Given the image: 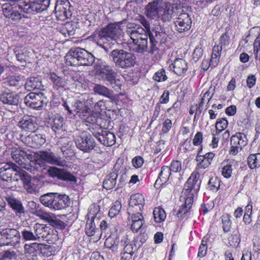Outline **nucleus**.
Masks as SVG:
<instances>
[{
	"mask_svg": "<svg viewBox=\"0 0 260 260\" xmlns=\"http://www.w3.org/2000/svg\"><path fill=\"white\" fill-rule=\"evenodd\" d=\"M70 204L69 197L66 194H57L56 193L52 210H60L69 207Z\"/></svg>",
	"mask_w": 260,
	"mask_h": 260,
	"instance_id": "26",
	"label": "nucleus"
},
{
	"mask_svg": "<svg viewBox=\"0 0 260 260\" xmlns=\"http://www.w3.org/2000/svg\"><path fill=\"white\" fill-rule=\"evenodd\" d=\"M169 168L171 172H177L181 169V162L178 160H173Z\"/></svg>",
	"mask_w": 260,
	"mask_h": 260,
	"instance_id": "59",
	"label": "nucleus"
},
{
	"mask_svg": "<svg viewBox=\"0 0 260 260\" xmlns=\"http://www.w3.org/2000/svg\"><path fill=\"white\" fill-rule=\"evenodd\" d=\"M35 156L37 159V161H39L40 159L52 165L64 167L67 164V161L65 159L52 152L46 151H40L35 154Z\"/></svg>",
	"mask_w": 260,
	"mask_h": 260,
	"instance_id": "14",
	"label": "nucleus"
},
{
	"mask_svg": "<svg viewBox=\"0 0 260 260\" xmlns=\"http://www.w3.org/2000/svg\"><path fill=\"white\" fill-rule=\"evenodd\" d=\"M122 22L109 23L105 27L93 34L97 44L108 52L111 48V41H116L122 36L123 29Z\"/></svg>",
	"mask_w": 260,
	"mask_h": 260,
	"instance_id": "2",
	"label": "nucleus"
},
{
	"mask_svg": "<svg viewBox=\"0 0 260 260\" xmlns=\"http://www.w3.org/2000/svg\"><path fill=\"white\" fill-rule=\"evenodd\" d=\"M110 57L116 66L123 69L135 66L136 62L135 55L122 49H114L110 53Z\"/></svg>",
	"mask_w": 260,
	"mask_h": 260,
	"instance_id": "8",
	"label": "nucleus"
},
{
	"mask_svg": "<svg viewBox=\"0 0 260 260\" xmlns=\"http://www.w3.org/2000/svg\"><path fill=\"white\" fill-rule=\"evenodd\" d=\"M19 232L14 228H4L0 231V246L3 245L17 246L20 243Z\"/></svg>",
	"mask_w": 260,
	"mask_h": 260,
	"instance_id": "10",
	"label": "nucleus"
},
{
	"mask_svg": "<svg viewBox=\"0 0 260 260\" xmlns=\"http://www.w3.org/2000/svg\"><path fill=\"white\" fill-rule=\"evenodd\" d=\"M144 14L150 19H160L166 22L172 19L173 11L170 4L162 0H153L145 7Z\"/></svg>",
	"mask_w": 260,
	"mask_h": 260,
	"instance_id": "4",
	"label": "nucleus"
},
{
	"mask_svg": "<svg viewBox=\"0 0 260 260\" xmlns=\"http://www.w3.org/2000/svg\"><path fill=\"white\" fill-rule=\"evenodd\" d=\"M34 230L37 240L42 238L47 241H51V235L49 232L50 229L46 225L43 224L36 223L34 226Z\"/></svg>",
	"mask_w": 260,
	"mask_h": 260,
	"instance_id": "25",
	"label": "nucleus"
},
{
	"mask_svg": "<svg viewBox=\"0 0 260 260\" xmlns=\"http://www.w3.org/2000/svg\"><path fill=\"white\" fill-rule=\"evenodd\" d=\"M231 216L228 213L224 214L221 217L222 229L225 233L229 232L231 228Z\"/></svg>",
	"mask_w": 260,
	"mask_h": 260,
	"instance_id": "43",
	"label": "nucleus"
},
{
	"mask_svg": "<svg viewBox=\"0 0 260 260\" xmlns=\"http://www.w3.org/2000/svg\"><path fill=\"white\" fill-rule=\"evenodd\" d=\"M56 193L49 192L41 196L40 198V202L45 207L52 209Z\"/></svg>",
	"mask_w": 260,
	"mask_h": 260,
	"instance_id": "35",
	"label": "nucleus"
},
{
	"mask_svg": "<svg viewBox=\"0 0 260 260\" xmlns=\"http://www.w3.org/2000/svg\"><path fill=\"white\" fill-rule=\"evenodd\" d=\"M233 172V168L231 165H226L222 168V175L226 178L231 177Z\"/></svg>",
	"mask_w": 260,
	"mask_h": 260,
	"instance_id": "55",
	"label": "nucleus"
},
{
	"mask_svg": "<svg viewBox=\"0 0 260 260\" xmlns=\"http://www.w3.org/2000/svg\"><path fill=\"white\" fill-rule=\"evenodd\" d=\"M65 59L68 66H90L94 61V57L85 49L78 47L70 50Z\"/></svg>",
	"mask_w": 260,
	"mask_h": 260,
	"instance_id": "7",
	"label": "nucleus"
},
{
	"mask_svg": "<svg viewBox=\"0 0 260 260\" xmlns=\"http://www.w3.org/2000/svg\"><path fill=\"white\" fill-rule=\"evenodd\" d=\"M172 127V121L167 118L162 123V126L161 128V132L163 134L168 133Z\"/></svg>",
	"mask_w": 260,
	"mask_h": 260,
	"instance_id": "56",
	"label": "nucleus"
},
{
	"mask_svg": "<svg viewBox=\"0 0 260 260\" xmlns=\"http://www.w3.org/2000/svg\"><path fill=\"white\" fill-rule=\"evenodd\" d=\"M0 101L8 111L13 112L19 103V97L13 92H4L0 94Z\"/></svg>",
	"mask_w": 260,
	"mask_h": 260,
	"instance_id": "15",
	"label": "nucleus"
},
{
	"mask_svg": "<svg viewBox=\"0 0 260 260\" xmlns=\"http://www.w3.org/2000/svg\"><path fill=\"white\" fill-rule=\"evenodd\" d=\"M173 72L178 76L183 75L188 69L187 63L186 61L182 58H176L172 63V67Z\"/></svg>",
	"mask_w": 260,
	"mask_h": 260,
	"instance_id": "28",
	"label": "nucleus"
},
{
	"mask_svg": "<svg viewBox=\"0 0 260 260\" xmlns=\"http://www.w3.org/2000/svg\"><path fill=\"white\" fill-rule=\"evenodd\" d=\"M48 222L51 225L56 226L61 229H64L66 226V223L61 220L57 219L53 214H52L51 215Z\"/></svg>",
	"mask_w": 260,
	"mask_h": 260,
	"instance_id": "45",
	"label": "nucleus"
},
{
	"mask_svg": "<svg viewBox=\"0 0 260 260\" xmlns=\"http://www.w3.org/2000/svg\"><path fill=\"white\" fill-rule=\"evenodd\" d=\"M203 53V50L202 48L198 47L194 50L192 54V57L194 61H198L200 57H202Z\"/></svg>",
	"mask_w": 260,
	"mask_h": 260,
	"instance_id": "60",
	"label": "nucleus"
},
{
	"mask_svg": "<svg viewBox=\"0 0 260 260\" xmlns=\"http://www.w3.org/2000/svg\"><path fill=\"white\" fill-rule=\"evenodd\" d=\"M214 157V154L212 152L207 153L205 155H198L197 156V166L198 169H205L211 164Z\"/></svg>",
	"mask_w": 260,
	"mask_h": 260,
	"instance_id": "30",
	"label": "nucleus"
},
{
	"mask_svg": "<svg viewBox=\"0 0 260 260\" xmlns=\"http://www.w3.org/2000/svg\"><path fill=\"white\" fill-rule=\"evenodd\" d=\"M222 49V46L217 45L214 46L211 58V63L213 66H215L217 64L220 57V52Z\"/></svg>",
	"mask_w": 260,
	"mask_h": 260,
	"instance_id": "38",
	"label": "nucleus"
},
{
	"mask_svg": "<svg viewBox=\"0 0 260 260\" xmlns=\"http://www.w3.org/2000/svg\"><path fill=\"white\" fill-rule=\"evenodd\" d=\"M24 102L27 107L39 110L46 107L48 100L42 92H30L25 96Z\"/></svg>",
	"mask_w": 260,
	"mask_h": 260,
	"instance_id": "11",
	"label": "nucleus"
},
{
	"mask_svg": "<svg viewBox=\"0 0 260 260\" xmlns=\"http://www.w3.org/2000/svg\"><path fill=\"white\" fill-rule=\"evenodd\" d=\"M11 156L13 159L19 165L21 168L25 169L34 174L35 173L36 169L33 167L32 165L25 162L26 159H29L30 157V155L26 151L20 148H13Z\"/></svg>",
	"mask_w": 260,
	"mask_h": 260,
	"instance_id": "13",
	"label": "nucleus"
},
{
	"mask_svg": "<svg viewBox=\"0 0 260 260\" xmlns=\"http://www.w3.org/2000/svg\"><path fill=\"white\" fill-rule=\"evenodd\" d=\"M203 141V134L201 132H198L194 137L193 144L194 145L199 146L201 144Z\"/></svg>",
	"mask_w": 260,
	"mask_h": 260,
	"instance_id": "62",
	"label": "nucleus"
},
{
	"mask_svg": "<svg viewBox=\"0 0 260 260\" xmlns=\"http://www.w3.org/2000/svg\"><path fill=\"white\" fill-rule=\"evenodd\" d=\"M23 187L29 193H34L37 190L36 185L31 181L30 176L25 171L21 181Z\"/></svg>",
	"mask_w": 260,
	"mask_h": 260,
	"instance_id": "33",
	"label": "nucleus"
},
{
	"mask_svg": "<svg viewBox=\"0 0 260 260\" xmlns=\"http://www.w3.org/2000/svg\"><path fill=\"white\" fill-rule=\"evenodd\" d=\"M118 174V171L116 168V165H115L113 171L108 174L104 180L103 183L104 188L109 190L115 186Z\"/></svg>",
	"mask_w": 260,
	"mask_h": 260,
	"instance_id": "29",
	"label": "nucleus"
},
{
	"mask_svg": "<svg viewBox=\"0 0 260 260\" xmlns=\"http://www.w3.org/2000/svg\"><path fill=\"white\" fill-rule=\"evenodd\" d=\"M207 250V246L206 243H204L202 241L201 245L199 248L198 256L203 257L206 254Z\"/></svg>",
	"mask_w": 260,
	"mask_h": 260,
	"instance_id": "64",
	"label": "nucleus"
},
{
	"mask_svg": "<svg viewBox=\"0 0 260 260\" xmlns=\"http://www.w3.org/2000/svg\"><path fill=\"white\" fill-rule=\"evenodd\" d=\"M60 249L59 245L54 246L53 245H45L41 249V252L44 256L46 257L54 255L56 251Z\"/></svg>",
	"mask_w": 260,
	"mask_h": 260,
	"instance_id": "39",
	"label": "nucleus"
},
{
	"mask_svg": "<svg viewBox=\"0 0 260 260\" xmlns=\"http://www.w3.org/2000/svg\"><path fill=\"white\" fill-rule=\"evenodd\" d=\"M99 79L107 85H110L114 90H121L122 81L112 66L105 63L99 65L96 69Z\"/></svg>",
	"mask_w": 260,
	"mask_h": 260,
	"instance_id": "6",
	"label": "nucleus"
},
{
	"mask_svg": "<svg viewBox=\"0 0 260 260\" xmlns=\"http://www.w3.org/2000/svg\"><path fill=\"white\" fill-rule=\"evenodd\" d=\"M59 179L64 181H76L75 177L69 172L61 169Z\"/></svg>",
	"mask_w": 260,
	"mask_h": 260,
	"instance_id": "51",
	"label": "nucleus"
},
{
	"mask_svg": "<svg viewBox=\"0 0 260 260\" xmlns=\"http://www.w3.org/2000/svg\"><path fill=\"white\" fill-rule=\"evenodd\" d=\"M171 174V172L169 167L166 166H162L158 177L156 180L155 184L161 185L166 183L168 181Z\"/></svg>",
	"mask_w": 260,
	"mask_h": 260,
	"instance_id": "34",
	"label": "nucleus"
},
{
	"mask_svg": "<svg viewBox=\"0 0 260 260\" xmlns=\"http://www.w3.org/2000/svg\"><path fill=\"white\" fill-rule=\"evenodd\" d=\"M191 20L187 13H181L175 21L176 30L180 33L188 30L191 25Z\"/></svg>",
	"mask_w": 260,
	"mask_h": 260,
	"instance_id": "18",
	"label": "nucleus"
},
{
	"mask_svg": "<svg viewBox=\"0 0 260 260\" xmlns=\"http://www.w3.org/2000/svg\"><path fill=\"white\" fill-rule=\"evenodd\" d=\"M16 170H17V166L14 164L12 162L4 164L0 168V177L4 181H12L13 175Z\"/></svg>",
	"mask_w": 260,
	"mask_h": 260,
	"instance_id": "23",
	"label": "nucleus"
},
{
	"mask_svg": "<svg viewBox=\"0 0 260 260\" xmlns=\"http://www.w3.org/2000/svg\"><path fill=\"white\" fill-rule=\"evenodd\" d=\"M154 219L156 222H161L166 218V213L165 210L160 208H155L153 210Z\"/></svg>",
	"mask_w": 260,
	"mask_h": 260,
	"instance_id": "41",
	"label": "nucleus"
},
{
	"mask_svg": "<svg viewBox=\"0 0 260 260\" xmlns=\"http://www.w3.org/2000/svg\"><path fill=\"white\" fill-rule=\"evenodd\" d=\"M14 53H15L17 60L21 62H25L26 59L25 55L24 54L23 50L20 49L19 48L16 47L14 49Z\"/></svg>",
	"mask_w": 260,
	"mask_h": 260,
	"instance_id": "53",
	"label": "nucleus"
},
{
	"mask_svg": "<svg viewBox=\"0 0 260 260\" xmlns=\"http://www.w3.org/2000/svg\"><path fill=\"white\" fill-rule=\"evenodd\" d=\"M8 202L11 207L17 212L21 213L24 212V208L19 201L14 198H10L8 199Z\"/></svg>",
	"mask_w": 260,
	"mask_h": 260,
	"instance_id": "42",
	"label": "nucleus"
},
{
	"mask_svg": "<svg viewBox=\"0 0 260 260\" xmlns=\"http://www.w3.org/2000/svg\"><path fill=\"white\" fill-rule=\"evenodd\" d=\"M25 88L28 91L36 89H42L43 86L39 77H31L26 80L25 83Z\"/></svg>",
	"mask_w": 260,
	"mask_h": 260,
	"instance_id": "31",
	"label": "nucleus"
},
{
	"mask_svg": "<svg viewBox=\"0 0 260 260\" xmlns=\"http://www.w3.org/2000/svg\"><path fill=\"white\" fill-rule=\"evenodd\" d=\"M131 230L134 233L142 232L144 224V219L142 214L140 212L132 213L131 216Z\"/></svg>",
	"mask_w": 260,
	"mask_h": 260,
	"instance_id": "27",
	"label": "nucleus"
},
{
	"mask_svg": "<svg viewBox=\"0 0 260 260\" xmlns=\"http://www.w3.org/2000/svg\"><path fill=\"white\" fill-rule=\"evenodd\" d=\"M100 131L93 133V135L101 143L107 146H111L115 143L116 137L113 133L108 131Z\"/></svg>",
	"mask_w": 260,
	"mask_h": 260,
	"instance_id": "19",
	"label": "nucleus"
},
{
	"mask_svg": "<svg viewBox=\"0 0 260 260\" xmlns=\"http://www.w3.org/2000/svg\"><path fill=\"white\" fill-rule=\"evenodd\" d=\"M25 139L29 142L28 145L31 147H39L44 144L46 142L45 138L41 134L29 135Z\"/></svg>",
	"mask_w": 260,
	"mask_h": 260,
	"instance_id": "32",
	"label": "nucleus"
},
{
	"mask_svg": "<svg viewBox=\"0 0 260 260\" xmlns=\"http://www.w3.org/2000/svg\"><path fill=\"white\" fill-rule=\"evenodd\" d=\"M63 123V118L60 116H56L51 122V127L55 133L62 129Z\"/></svg>",
	"mask_w": 260,
	"mask_h": 260,
	"instance_id": "40",
	"label": "nucleus"
},
{
	"mask_svg": "<svg viewBox=\"0 0 260 260\" xmlns=\"http://www.w3.org/2000/svg\"><path fill=\"white\" fill-rule=\"evenodd\" d=\"M49 78L54 84L59 87H64L67 84L66 81L64 79H62L58 76L55 73H51Z\"/></svg>",
	"mask_w": 260,
	"mask_h": 260,
	"instance_id": "44",
	"label": "nucleus"
},
{
	"mask_svg": "<svg viewBox=\"0 0 260 260\" xmlns=\"http://www.w3.org/2000/svg\"><path fill=\"white\" fill-rule=\"evenodd\" d=\"M133 43V50L138 53H149L148 35L146 30L139 25L129 27L126 31Z\"/></svg>",
	"mask_w": 260,
	"mask_h": 260,
	"instance_id": "5",
	"label": "nucleus"
},
{
	"mask_svg": "<svg viewBox=\"0 0 260 260\" xmlns=\"http://www.w3.org/2000/svg\"><path fill=\"white\" fill-rule=\"evenodd\" d=\"M74 137L77 148L85 153H90L95 146L93 138L84 132H75Z\"/></svg>",
	"mask_w": 260,
	"mask_h": 260,
	"instance_id": "9",
	"label": "nucleus"
},
{
	"mask_svg": "<svg viewBox=\"0 0 260 260\" xmlns=\"http://www.w3.org/2000/svg\"><path fill=\"white\" fill-rule=\"evenodd\" d=\"M166 38V34L163 32H155V36L149 35L150 45L149 53L153 54L158 51V42H161Z\"/></svg>",
	"mask_w": 260,
	"mask_h": 260,
	"instance_id": "22",
	"label": "nucleus"
},
{
	"mask_svg": "<svg viewBox=\"0 0 260 260\" xmlns=\"http://www.w3.org/2000/svg\"><path fill=\"white\" fill-rule=\"evenodd\" d=\"M132 165L135 168H141L144 164L143 158L140 156L134 157L132 160Z\"/></svg>",
	"mask_w": 260,
	"mask_h": 260,
	"instance_id": "57",
	"label": "nucleus"
},
{
	"mask_svg": "<svg viewBox=\"0 0 260 260\" xmlns=\"http://www.w3.org/2000/svg\"><path fill=\"white\" fill-rule=\"evenodd\" d=\"M33 214L48 222L52 213L47 212L42 210H36L34 211Z\"/></svg>",
	"mask_w": 260,
	"mask_h": 260,
	"instance_id": "52",
	"label": "nucleus"
},
{
	"mask_svg": "<svg viewBox=\"0 0 260 260\" xmlns=\"http://www.w3.org/2000/svg\"><path fill=\"white\" fill-rule=\"evenodd\" d=\"M62 106L64 107L69 114H74L81 118H85L89 115L90 110L85 101H76L72 103L71 107L68 102L63 101Z\"/></svg>",
	"mask_w": 260,
	"mask_h": 260,
	"instance_id": "12",
	"label": "nucleus"
},
{
	"mask_svg": "<svg viewBox=\"0 0 260 260\" xmlns=\"http://www.w3.org/2000/svg\"><path fill=\"white\" fill-rule=\"evenodd\" d=\"M228 125V122L224 118H222L217 121L215 125L216 135H218L219 133L225 129Z\"/></svg>",
	"mask_w": 260,
	"mask_h": 260,
	"instance_id": "49",
	"label": "nucleus"
},
{
	"mask_svg": "<svg viewBox=\"0 0 260 260\" xmlns=\"http://www.w3.org/2000/svg\"><path fill=\"white\" fill-rule=\"evenodd\" d=\"M71 25L70 23H68L65 25L64 27L62 29V31H63L62 34L64 35L65 37L73 36L75 34V30L73 28L72 29H69L70 27H71Z\"/></svg>",
	"mask_w": 260,
	"mask_h": 260,
	"instance_id": "63",
	"label": "nucleus"
},
{
	"mask_svg": "<svg viewBox=\"0 0 260 260\" xmlns=\"http://www.w3.org/2000/svg\"><path fill=\"white\" fill-rule=\"evenodd\" d=\"M24 172L25 171L22 170L20 167L17 166V170L15 171L12 177V180L16 182H18L20 180L21 181V179Z\"/></svg>",
	"mask_w": 260,
	"mask_h": 260,
	"instance_id": "54",
	"label": "nucleus"
},
{
	"mask_svg": "<svg viewBox=\"0 0 260 260\" xmlns=\"http://www.w3.org/2000/svg\"><path fill=\"white\" fill-rule=\"evenodd\" d=\"M61 170L54 167H50L48 170V173L50 176L59 179Z\"/></svg>",
	"mask_w": 260,
	"mask_h": 260,
	"instance_id": "58",
	"label": "nucleus"
},
{
	"mask_svg": "<svg viewBox=\"0 0 260 260\" xmlns=\"http://www.w3.org/2000/svg\"><path fill=\"white\" fill-rule=\"evenodd\" d=\"M199 173L193 172L185 184L181 196V199L185 200V203L182 207L179 208L176 213L178 218L183 217V215L187 213L191 208L193 201V194L200 189L201 181L199 180Z\"/></svg>",
	"mask_w": 260,
	"mask_h": 260,
	"instance_id": "3",
	"label": "nucleus"
},
{
	"mask_svg": "<svg viewBox=\"0 0 260 260\" xmlns=\"http://www.w3.org/2000/svg\"><path fill=\"white\" fill-rule=\"evenodd\" d=\"M40 246H42V244L37 243L25 244L24 246V252L28 254L34 253L35 252L40 249Z\"/></svg>",
	"mask_w": 260,
	"mask_h": 260,
	"instance_id": "46",
	"label": "nucleus"
},
{
	"mask_svg": "<svg viewBox=\"0 0 260 260\" xmlns=\"http://www.w3.org/2000/svg\"><path fill=\"white\" fill-rule=\"evenodd\" d=\"M19 127L25 132H34L38 128V125L34 119L29 116H25L18 124Z\"/></svg>",
	"mask_w": 260,
	"mask_h": 260,
	"instance_id": "24",
	"label": "nucleus"
},
{
	"mask_svg": "<svg viewBox=\"0 0 260 260\" xmlns=\"http://www.w3.org/2000/svg\"><path fill=\"white\" fill-rule=\"evenodd\" d=\"M50 0H25L23 3L15 5L5 3L2 6V11L5 17L13 21L20 20L22 17V11L34 14L46 10L50 5Z\"/></svg>",
	"mask_w": 260,
	"mask_h": 260,
	"instance_id": "1",
	"label": "nucleus"
},
{
	"mask_svg": "<svg viewBox=\"0 0 260 260\" xmlns=\"http://www.w3.org/2000/svg\"><path fill=\"white\" fill-rule=\"evenodd\" d=\"M98 210V209L97 207L93 205L91 207L90 211L87 214L88 220L86 224L85 230L86 234L89 236H92L94 235L95 233V225L94 223L93 224V223L94 222V220L96 217L99 218V217L97 216L98 214V213H95Z\"/></svg>",
	"mask_w": 260,
	"mask_h": 260,
	"instance_id": "21",
	"label": "nucleus"
},
{
	"mask_svg": "<svg viewBox=\"0 0 260 260\" xmlns=\"http://www.w3.org/2000/svg\"><path fill=\"white\" fill-rule=\"evenodd\" d=\"M247 162L252 169L260 167V153L250 154L247 158Z\"/></svg>",
	"mask_w": 260,
	"mask_h": 260,
	"instance_id": "37",
	"label": "nucleus"
},
{
	"mask_svg": "<svg viewBox=\"0 0 260 260\" xmlns=\"http://www.w3.org/2000/svg\"><path fill=\"white\" fill-rule=\"evenodd\" d=\"M153 79L157 82H162L167 80L168 78L166 75L165 70L163 69L158 70L154 74Z\"/></svg>",
	"mask_w": 260,
	"mask_h": 260,
	"instance_id": "50",
	"label": "nucleus"
},
{
	"mask_svg": "<svg viewBox=\"0 0 260 260\" xmlns=\"http://www.w3.org/2000/svg\"><path fill=\"white\" fill-rule=\"evenodd\" d=\"M19 81V77L12 76L8 78L7 82L8 85H10V86H16L18 85Z\"/></svg>",
	"mask_w": 260,
	"mask_h": 260,
	"instance_id": "61",
	"label": "nucleus"
},
{
	"mask_svg": "<svg viewBox=\"0 0 260 260\" xmlns=\"http://www.w3.org/2000/svg\"><path fill=\"white\" fill-rule=\"evenodd\" d=\"M94 92L99 95L112 99V91L104 85L95 84L93 88Z\"/></svg>",
	"mask_w": 260,
	"mask_h": 260,
	"instance_id": "36",
	"label": "nucleus"
},
{
	"mask_svg": "<svg viewBox=\"0 0 260 260\" xmlns=\"http://www.w3.org/2000/svg\"><path fill=\"white\" fill-rule=\"evenodd\" d=\"M144 201V197L140 193H136L131 196L129 202L128 211L137 213L142 211Z\"/></svg>",
	"mask_w": 260,
	"mask_h": 260,
	"instance_id": "20",
	"label": "nucleus"
},
{
	"mask_svg": "<svg viewBox=\"0 0 260 260\" xmlns=\"http://www.w3.org/2000/svg\"><path fill=\"white\" fill-rule=\"evenodd\" d=\"M71 6L68 0H63L60 3L57 2L55 7V14L57 18L61 21H64L70 18L72 15L70 10Z\"/></svg>",
	"mask_w": 260,
	"mask_h": 260,
	"instance_id": "17",
	"label": "nucleus"
},
{
	"mask_svg": "<svg viewBox=\"0 0 260 260\" xmlns=\"http://www.w3.org/2000/svg\"><path fill=\"white\" fill-rule=\"evenodd\" d=\"M22 238L25 241H37L35 234L28 229H25L21 232Z\"/></svg>",
	"mask_w": 260,
	"mask_h": 260,
	"instance_id": "47",
	"label": "nucleus"
},
{
	"mask_svg": "<svg viewBox=\"0 0 260 260\" xmlns=\"http://www.w3.org/2000/svg\"><path fill=\"white\" fill-rule=\"evenodd\" d=\"M247 144V140L246 135L242 133H236L232 136L231 138V149L230 154L236 155L240 151L243 147Z\"/></svg>",
	"mask_w": 260,
	"mask_h": 260,
	"instance_id": "16",
	"label": "nucleus"
},
{
	"mask_svg": "<svg viewBox=\"0 0 260 260\" xmlns=\"http://www.w3.org/2000/svg\"><path fill=\"white\" fill-rule=\"evenodd\" d=\"M121 209V203L116 201L112 206L109 212V216L112 218L119 214Z\"/></svg>",
	"mask_w": 260,
	"mask_h": 260,
	"instance_id": "48",
	"label": "nucleus"
}]
</instances>
